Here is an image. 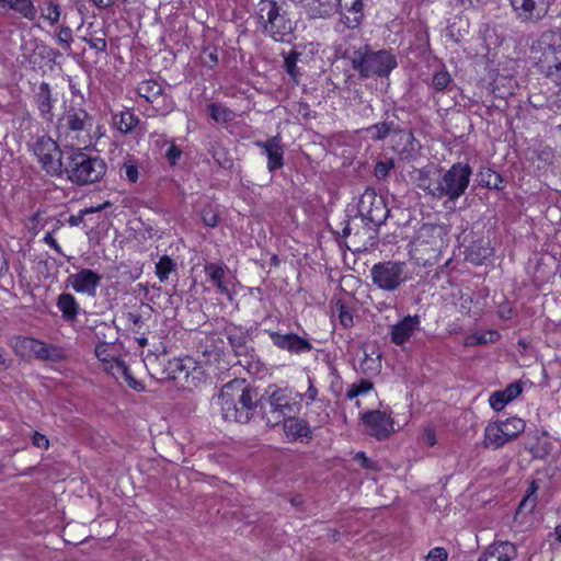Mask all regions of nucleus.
Returning <instances> with one entry per match:
<instances>
[{
  "label": "nucleus",
  "instance_id": "nucleus-1",
  "mask_svg": "<svg viewBox=\"0 0 561 561\" xmlns=\"http://www.w3.org/2000/svg\"><path fill=\"white\" fill-rule=\"evenodd\" d=\"M218 404L226 421L247 423L255 409L256 393L244 379H233L222 387Z\"/></svg>",
  "mask_w": 561,
  "mask_h": 561
},
{
  "label": "nucleus",
  "instance_id": "nucleus-2",
  "mask_svg": "<svg viewBox=\"0 0 561 561\" xmlns=\"http://www.w3.org/2000/svg\"><path fill=\"white\" fill-rule=\"evenodd\" d=\"M531 58L540 72L561 85V34L542 36L533 45Z\"/></svg>",
  "mask_w": 561,
  "mask_h": 561
},
{
  "label": "nucleus",
  "instance_id": "nucleus-3",
  "mask_svg": "<svg viewBox=\"0 0 561 561\" xmlns=\"http://www.w3.org/2000/svg\"><path fill=\"white\" fill-rule=\"evenodd\" d=\"M351 64L364 78L386 77L397 67V59L388 50L373 51L364 46L353 53Z\"/></svg>",
  "mask_w": 561,
  "mask_h": 561
},
{
  "label": "nucleus",
  "instance_id": "nucleus-4",
  "mask_svg": "<svg viewBox=\"0 0 561 561\" xmlns=\"http://www.w3.org/2000/svg\"><path fill=\"white\" fill-rule=\"evenodd\" d=\"M106 171V164L99 157L73 151L67 158L64 172L71 182L83 185L99 181Z\"/></svg>",
  "mask_w": 561,
  "mask_h": 561
},
{
  "label": "nucleus",
  "instance_id": "nucleus-5",
  "mask_svg": "<svg viewBox=\"0 0 561 561\" xmlns=\"http://www.w3.org/2000/svg\"><path fill=\"white\" fill-rule=\"evenodd\" d=\"M256 19L265 34L276 42H284L290 34L293 25L286 16L283 4L274 0H260Z\"/></svg>",
  "mask_w": 561,
  "mask_h": 561
},
{
  "label": "nucleus",
  "instance_id": "nucleus-6",
  "mask_svg": "<svg viewBox=\"0 0 561 561\" xmlns=\"http://www.w3.org/2000/svg\"><path fill=\"white\" fill-rule=\"evenodd\" d=\"M416 185L430 195L447 196L454 201L456 198V165H451L445 174L436 167L425 168L419 171Z\"/></svg>",
  "mask_w": 561,
  "mask_h": 561
},
{
  "label": "nucleus",
  "instance_id": "nucleus-7",
  "mask_svg": "<svg viewBox=\"0 0 561 561\" xmlns=\"http://www.w3.org/2000/svg\"><path fill=\"white\" fill-rule=\"evenodd\" d=\"M91 117L83 108H70L62 117L59 131L71 147H87L90 141Z\"/></svg>",
  "mask_w": 561,
  "mask_h": 561
},
{
  "label": "nucleus",
  "instance_id": "nucleus-8",
  "mask_svg": "<svg viewBox=\"0 0 561 561\" xmlns=\"http://www.w3.org/2000/svg\"><path fill=\"white\" fill-rule=\"evenodd\" d=\"M265 393L268 398L270 413L276 424L290 415L300 413L301 404L299 401V392L294 388H282L276 385H271L267 387Z\"/></svg>",
  "mask_w": 561,
  "mask_h": 561
},
{
  "label": "nucleus",
  "instance_id": "nucleus-9",
  "mask_svg": "<svg viewBox=\"0 0 561 561\" xmlns=\"http://www.w3.org/2000/svg\"><path fill=\"white\" fill-rule=\"evenodd\" d=\"M373 284L385 291H394L409 279L407 264L400 261H386L370 270Z\"/></svg>",
  "mask_w": 561,
  "mask_h": 561
},
{
  "label": "nucleus",
  "instance_id": "nucleus-10",
  "mask_svg": "<svg viewBox=\"0 0 561 561\" xmlns=\"http://www.w3.org/2000/svg\"><path fill=\"white\" fill-rule=\"evenodd\" d=\"M526 424L519 417H508L503 421L491 422L484 430V446L499 449L506 443L514 440L525 431Z\"/></svg>",
  "mask_w": 561,
  "mask_h": 561
},
{
  "label": "nucleus",
  "instance_id": "nucleus-11",
  "mask_svg": "<svg viewBox=\"0 0 561 561\" xmlns=\"http://www.w3.org/2000/svg\"><path fill=\"white\" fill-rule=\"evenodd\" d=\"M42 168L51 176H61L65 170L62 153L57 142L50 137H41L33 148Z\"/></svg>",
  "mask_w": 561,
  "mask_h": 561
},
{
  "label": "nucleus",
  "instance_id": "nucleus-12",
  "mask_svg": "<svg viewBox=\"0 0 561 561\" xmlns=\"http://www.w3.org/2000/svg\"><path fill=\"white\" fill-rule=\"evenodd\" d=\"M165 373L182 387L196 386V380H201L203 375L201 367L190 356L170 359L165 366Z\"/></svg>",
  "mask_w": 561,
  "mask_h": 561
},
{
  "label": "nucleus",
  "instance_id": "nucleus-13",
  "mask_svg": "<svg viewBox=\"0 0 561 561\" xmlns=\"http://www.w3.org/2000/svg\"><path fill=\"white\" fill-rule=\"evenodd\" d=\"M557 0H508L512 11L522 23L542 21Z\"/></svg>",
  "mask_w": 561,
  "mask_h": 561
},
{
  "label": "nucleus",
  "instance_id": "nucleus-14",
  "mask_svg": "<svg viewBox=\"0 0 561 561\" xmlns=\"http://www.w3.org/2000/svg\"><path fill=\"white\" fill-rule=\"evenodd\" d=\"M358 213L374 225L382 224L388 217V208L382 196H379L373 188H366L362 194Z\"/></svg>",
  "mask_w": 561,
  "mask_h": 561
},
{
  "label": "nucleus",
  "instance_id": "nucleus-15",
  "mask_svg": "<svg viewBox=\"0 0 561 561\" xmlns=\"http://www.w3.org/2000/svg\"><path fill=\"white\" fill-rule=\"evenodd\" d=\"M362 420L366 432L378 439H385L396 431L394 422L386 411L366 412Z\"/></svg>",
  "mask_w": 561,
  "mask_h": 561
},
{
  "label": "nucleus",
  "instance_id": "nucleus-16",
  "mask_svg": "<svg viewBox=\"0 0 561 561\" xmlns=\"http://www.w3.org/2000/svg\"><path fill=\"white\" fill-rule=\"evenodd\" d=\"M102 276L99 273L90 268H81L78 272L68 275L66 284L78 294L95 297Z\"/></svg>",
  "mask_w": 561,
  "mask_h": 561
},
{
  "label": "nucleus",
  "instance_id": "nucleus-17",
  "mask_svg": "<svg viewBox=\"0 0 561 561\" xmlns=\"http://www.w3.org/2000/svg\"><path fill=\"white\" fill-rule=\"evenodd\" d=\"M226 335L236 355L243 357V359H239L238 363L249 370H252L253 363L251 359L253 357V348L248 346L247 332L240 327L228 325L226 328Z\"/></svg>",
  "mask_w": 561,
  "mask_h": 561
},
{
  "label": "nucleus",
  "instance_id": "nucleus-18",
  "mask_svg": "<svg viewBox=\"0 0 561 561\" xmlns=\"http://www.w3.org/2000/svg\"><path fill=\"white\" fill-rule=\"evenodd\" d=\"M95 355L102 363L103 369L112 376H117L118 373H125V362L119 356L116 345L102 342L95 346Z\"/></svg>",
  "mask_w": 561,
  "mask_h": 561
},
{
  "label": "nucleus",
  "instance_id": "nucleus-19",
  "mask_svg": "<svg viewBox=\"0 0 561 561\" xmlns=\"http://www.w3.org/2000/svg\"><path fill=\"white\" fill-rule=\"evenodd\" d=\"M364 0H335L334 13H339L341 22L348 28L357 27L364 18Z\"/></svg>",
  "mask_w": 561,
  "mask_h": 561
},
{
  "label": "nucleus",
  "instance_id": "nucleus-20",
  "mask_svg": "<svg viewBox=\"0 0 561 561\" xmlns=\"http://www.w3.org/2000/svg\"><path fill=\"white\" fill-rule=\"evenodd\" d=\"M421 330V318L419 316H407L394 323L390 329L391 342L398 346L404 345Z\"/></svg>",
  "mask_w": 561,
  "mask_h": 561
},
{
  "label": "nucleus",
  "instance_id": "nucleus-21",
  "mask_svg": "<svg viewBox=\"0 0 561 561\" xmlns=\"http://www.w3.org/2000/svg\"><path fill=\"white\" fill-rule=\"evenodd\" d=\"M273 344L280 350L295 354L307 353L311 351L312 345L304 337L294 333L280 334L275 331H267Z\"/></svg>",
  "mask_w": 561,
  "mask_h": 561
},
{
  "label": "nucleus",
  "instance_id": "nucleus-22",
  "mask_svg": "<svg viewBox=\"0 0 561 561\" xmlns=\"http://www.w3.org/2000/svg\"><path fill=\"white\" fill-rule=\"evenodd\" d=\"M255 145L264 150L270 172H274L284 165V149L279 136L271 137L265 141H256Z\"/></svg>",
  "mask_w": 561,
  "mask_h": 561
},
{
  "label": "nucleus",
  "instance_id": "nucleus-23",
  "mask_svg": "<svg viewBox=\"0 0 561 561\" xmlns=\"http://www.w3.org/2000/svg\"><path fill=\"white\" fill-rule=\"evenodd\" d=\"M516 556V547L512 542L495 541L483 551L478 561H511Z\"/></svg>",
  "mask_w": 561,
  "mask_h": 561
},
{
  "label": "nucleus",
  "instance_id": "nucleus-24",
  "mask_svg": "<svg viewBox=\"0 0 561 561\" xmlns=\"http://www.w3.org/2000/svg\"><path fill=\"white\" fill-rule=\"evenodd\" d=\"M493 253L490 240L488 238L480 237L472 240L466 250L463 251L466 261H469L476 265H481L488 260Z\"/></svg>",
  "mask_w": 561,
  "mask_h": 561
},
{
  "label": "nucleus",
  "instance_id": "nucleus-25",
  "mask_svg": "<svg viewBox=\"0 0 561 561\" xmlns=\"http://www.w3.org/2000/svg\"><path fill=\"white\" fill-rule=\"evenodd\" d=\"M282 422L284 433L289 440L294 442L304 440V438H311V430L306 420L297 417L296 415H290L282 420Z\"/></svg>",
  "mask_w": 561,
  "mask_h": 561
},
{
  "label": "nucleus",
  "instance_id": "nucleus-26",
  "mask_svg": "<svg viewBox=\"0 0 561 561\" xmlns=\"http://www.w3.org/2000/svg\"><path fill=\"white\" fill-rule=\"evenodd\" d=\"M204 271L208 279L213 283V285L217 287L218 293L231 299L229 282L226 279V265L218 263H208L205 265Z\"/></svg>",
  "mask_w": 561,
  "mask_h": 561
},
{
  "label": "nucleus",
  "instance_id": "nucleus-27",
  "mask_svg": "<svg viewBox=\"0 0 561 561\" xmlns=\"http://www.w3.org/2000/svg\"><path fill=\"white\" fill-rule=\"evenodd\" d=\"M56 307L61 312V318L67 323L77 321L81 312L80 304L70 293H61L56 299Z\"/></svg>",
  "mask_w": 561,
  "mask_h": 561
},
{
  "label": "nucleus",
  "instance_id": "nucleus-28",
  "mask_svg": "<svg viewBox=\"0 0 561 561\" xmlns=\"http://www.w3.org/2000/svg\"><path fill=\"white\" fill-rule=\"evenodd\" d=\"M35 104L39 111L42 118L51 121L54 117L53 107L55 99H53L51 90L48 83L42 82L34 96Z\"/></svg>",
  "mask_w": 561,
  "mask_h": 561
},
{
  "label": "nucleus",
  "instance_id": "nucleus-29",
  "mask_svg": "<svg viewBox=\"0 0 561 561\" xmlns=\"http://www.w3.org/2000/svg\"><path fill=\"white\" fill-rule=\"evenodd\" d=\"M358 368L367 376L378 374L381 369V355L379 351L371 348V351L368 352L367 348H364L362 355L358 357Z\"/></svg>",
  "mask_w": 561,
  "mask_h": 561
},
{
  "label": "nucleus",
  "instance_id": "nucleus-30",
  "mask_svg": "<svg viewBox=\"0 0 561 561\" xmlns=\"http://www.w3.org/2000/svg\"><path fill=\"white\" fill-rule=\"evenodd\" d=\"M18 347L23 356H34L37 358H47L49 356V351L45 343L32 337L22 339L19 342Z\"/></svg>",
  "mask_w": 561,
  "mask_h": 561
},
{
  "label": "nucleus",
  "instance_id": "nucleus-31",
  "mask_svg": "<svg viewBox=\"0 0 561 561\" xmlns=\"http://www.w3.org/2000/svg\"><path fill=\"white\" fill-rule=\"evenodd\" d=\"M0 7L10 9L31 21L36 18L37 13L33 0H0Z\"/></svg>",
  "mask_w": 561,
  "mask_h": 561
},
{
  "label": "nucleus",
  "instance_id": "nucleus-32",
  "mask_svg": "<svg viewBox=\"0 0 561 561\" xmlns=\"http://www.w3.org/2000/svg\"><path fill=\"white\" fill-rule=\"evenodd\" d=\"M312 18H322L334 13L335 0H300Z\"/></svg>",
  "mask_w": 561,
  "mask_h": 561
},
{
  "label": "nucleus",
  "instance_id": "nucleus-33",
  "mask_svg": "<svg viewBox=\"0 0 561 561\" xmlns=\"http://www.w3.org/2000/svg\"><path fill=\"white\" fill-rule=\"evenodd\" d=\"M540 480L534 479L530 481L526 494L520 501L517 512L518 513H531L537 505V492L539 490Z\"/></svg>",
  "mask_w": 561,
  "mask_h": 561
},
{
  "label": "nucleus",
  "instance_id": "nucleus-34",
  "mask_svg": "<svg viewBox=\"0 0 561 561\" xmlns=\"http://www.w3.org/2000/svg\"><path fill=\"white\" fill-rule=\"evenodd\" d=\"M137 92L146 101L153 103L162 96L163 88L154 80H145L138 84Z\"/></svg>",
  "mask_w": 561,
  "mask_h": 561
},
{
  "label": "nucleus",
  "instance_id": "nucleus-35",
  "mask_svg": "<svg viewBox=\"0 0 561 561\" xmlns=\"http://www.w3.org/2000/svg\"><path fill=\"white\" fill-rule=\"evenodd\" d=\"M476 180L481 186L495 190H500L503 183L501 174L490 168H481Z\"/></svg>",
  "mask_w": 561,
  "mask_h": 561
},
{
  "label": "nucleus",
  "instance_id": "nucleus-36",
  "mask_svg": "<svg viewBox=\"0 0 561 561\" xmlns=\"http://www.w3.org/2000/svg\"><path fill=\"white\" fill-rule=\"evenodd\" d=\"M138 117L130 111H123L113 116L114 126L122 134L130 133L138 124Z\"/></svg>",
  "mask_w": 561,
  "mask_h": 561
},
{
  "label": "nucleus",
  "instance_id": "nucleus-37",
  "mask_svg": "<svg viewBox=\"0 0 561 561\" xmlns=\"http://www.w3.org/2000/svg\"><path fill=\"white\" fill-rule=\"evenodd\" d=\"M500 333L496 330H486L482 332H474L466 336V346L484 345L488 343H495L500 340Z\"/></svg>",
  "mask_w": 561,
  "mask_h": 561
},
{
  "label": "nucleus",
  "instance_id": "nucleus-38",
  "mask_svg": "<svg viewBox=\"0 0 561 561\" xmlns=\"http://www.w3.org/2000/svg\"><path fill=\"white\" fill-rule=\"evenodd\" d=\"M39 15L45 22L49 25H55L58 23L61 15V8L58 3L54 1H47L39 5Z\"/></svg>",
  "mask_w": 561,
  "mask_h": 561
},
{
  "label": "nucleus",
  "instance_id": "nucleus-39",
  "mask_svg": "<svg viewBox=\"0 0 561 561\" xmlns=\"http://www.w3.org/2000/svg\"><path fill=\"white\" fill-rule=\"evenodd\" d=\"M208 113L210 117L218 124H226L236 117V114L231 110L219 103L209 104Z\"/></svg>",
  "mask_w": 561,
  "mask_h": 561
},
{
  "label": "nucleus",
  "instance_id": "nucleus-40",
  "mask_svg": "<svg viewBox=\"0 0 561 561\" xmlns=\"http://www.w3.org/2000/svg\"><path fill=\"white\" fill-rule=\"evenodd\" d=\"M176 264L168 255H163L156 264V274L160 282H165L169 278V274L174 271Z\"/></svg>",
  "mask_w": 561,
  "mask_h": 561
},
{
  "label": "nucleus",
  "instance_id": "nucleus-41",
  "mask_svg": "<svg viewBox=\"0 0 561 561\" xmlns=\"http://www.w3.org/2000/svg\"><path fill=\"white\" fill-rule=\"evenodd\" d=\"M373 389V383L368 380H360L357 383H353L346 391V398L353 400L359 396H365Z\"/></svg>",
  "mask_w": 561,
  "mask_h": 561
},
{
  "label": "nucleus",
  "instance_id": "nucleus-42",
  "mask_svg": "<svg viewBox=\"0 0 561 561\" xmlns=\"http://www.w3.org/2000/svg\"><path fill=\"white\" fill-rule=\"evenodd\" d=\"M319 399V390L314 386L313 380L310 376H308V388L304 393L299 392V401L300 404L305 403L306 405H310Z\"/></svg>",
  "mask_w": 561,
  "mask_h": 561
},
{
  "label": "nucleus",
  "instance_id": "nucleus-43",
  "mask_svg": "<svg viewBox=\"0 0 561 561\" xmlns=\"http://www.w3.org/2000/svg\"><path fill=\"white\" fill-rule=\"evenodd\" d=\"M471 169L468 164L458 163V197L462 195L468 187Z\"/></svg>",
  "mask_w": 561,
  "mask_h": 561
},
{
  "label": "nucleus",
  "instance_id": "nucleus-44",
  "mask_svg": "<svg viewBox=\"0 0 561 561\" xmlns=\"http://www.w3.org/2000/svg\"><path fill=\"white\" fill-rule=\"evenodd\" d=\"M392 124L391 123H379L376 125L370 126L367 128V133L371 135V138L381 140L386 138L390 130H391Z\"/></svg>",
  "mask_w": 561,
  "mask_h": 561
},
{
  "label": "nucleus",
  "instance_id": "nucleus-45",
  "mask_svg": "<svg viewBox=\"0 0 561 561\" xmlns=\"http://www.w3.org/2000/svg\"><path fill=\"white\" fill-rule=\"evenodd\" d=\"M450 81H451L450 75L446 70H440V71H436L433 75L432 84L435 90L443 91L448 87Z\"/></svg>",
  "mask_w": 561,
  "mask_h": 561
},
{
  "label": "nucleus",
  "instance_id": "nucleus-46",
  "mask_svg": "<svg viewBox=\"0 0 561 561\" xmlns=\"http://www.w3.org/2000/svg\"><path fill=\"white\" fill-rule=\"evenodd\" d=\"M73 41L72 30L69 26L61 25L57 33V42L65 49L68 50L71 47Z\"/></svg>",
  "mask_w": 561,
  "mask_h": 561
},
{
  "label": "nucleus",
  "instance_id": "nucleus-47",
  "mask_svg": "<svg viewBox=\"0 0 561 561\" xmlns=\"http://www.w3.org/2000/svg\"><path fill=\"white\" fill-rule=\"evenodd\" d=\"M113 377L116 379L123 378L127 382V385L136 391H142L145 389L144 385L139 380H137L136 378H134L131 376L129 368L126 364H125V373H118L117 376H113Z\"/></svg>",
  "mask_w": 561,
  "mask_h": 561
},
{
  "label": "nucleus",
  "instance_id": "nucleus-48",
  "mask_svg": "<svg viewBox=\"0 0 561 561\" xmlns=\"http://www.w3.org/2000/svg\"><path fill=\"white\" fill-rule=\"evenodd\" d=\"M297 57H298V54L290 53L289 55H287L285 57V60H284V67L287 71V73L295 80H297V78L300 75L297 69Z\"/></svg>",
  "mask_w": 561,
  "mask_h": 561
},
{
  "label": "nucleus",
  "instance_id": "nucleus-49",
  "mask_svg": "<svg viewBox=\"0 0 561 561\" xmlns=\"http://www.w3.org/2000/svg\"><path fill=\"white\" fill-rule=\"evenodd\" d=\"M202 64L208 68H213L218 64V54L216 48L207 47L201 55Z\"/></svg>",
  "mask_w": 561,
  "mask_h": 561
},
{
  "label": "nucleus",
  "instance_id": "nucleus-50",
  "mask_svg": "<svg viewBox=\"0 0 561 561\" xmlns=\"http://www.w3.org/2000/svg\"><path fill=\"white\" fill-rule=\"evenodd\" d=\"M337 313L339 321L343 328H350L353 325V314L345 305L337 304Z\"/></svg>",
  "mask_w": 561,
  "mask_h": 561
},
{
  "label": "nucleus",
  "instance_id": "nucleus-51",
  "mask_svg": "<svg viewBox=\"0 0 561 561\" xmlns=\"http://www.w3.org/2000/svg\"><path fill=\"white\" fill-rule=\"evenodd\" d=\"M202 220L207 227H216L218 224V215L211 207H205L202 210Z\"/></svg>",
  "mask_w": 561,
  "mask_h": 561
},
{
  "label": "nucleus",
  "instance_id": "nucleus-52",
  "mask_svg": "<svg viewBox=\"0 0 561 561\" xmlns=\"http://www.w3.org/2000/svg\"><path fill=\"white\" fill-rule=\"evenodd\" d=\"M393 167H394V163L391 159L386 160V161H379L375 167V175L378 179H383L389 174L390 170Z\"/></svg>",
  "mask_w": 561,
  "mask_h": 561
},
{
  "label": "nucleus",
  "instance_id": "nucleus-53",
  "mask_svg": "<svg viewBox=\"0 0 561 561\" xmlns=\"http://www.w3.org/2000/svg\"><path fill=\"white\" fill-rule=\"evenodd\" d=\"M489 403L494 411H502L507 404L501 391L493 392L489 398Z\"/></svg>",
  "mask_w": 561,
  "mask_h": 561
},
{
  "label": "nucleus",
  "instance_id": "nucleus-54",
  "mask_svg": "<svg viewBox=\"0 0 561 561\" xmlns=\"http://www.w3.org/2000/svg\"><path fill=\"white\" fill-rule=\"evenodd\" d=\"M83 41L89 45L91 49H94L98 53L105 51L107 47L106 41L102 37H84Z\"/></svg>",
  "mask_w": 561,
  "mask_h": 561
},
{
  "label": "nucleus",
  "instance_id": "nucleus-55",
  "mask_svg": "<svg viewBox=\"0 0 561 561\" xmlns=\"http://www.w3.org/2000/svg\"><path fill=\"white\" fill-rule=\"evenodd\" d=\"M523 391V386L520 382H513L511 385H508L504 390H502L501 392L503 394H507L508 396V400H514L516 399Z\"/></svg>",
  "mask_w": 561,
  "mask_h": 561
},
{
  "label": "nucleus",
  "instance_id": "nucleus-56",
  "mask_svg": "<svg viewBox=\"0 0 561 561\" xmlns=\"http://www.w3.org/2000/svg\"><path fill=\"white\" fill-rule=\"evenodd\" d=\"M447 560V552L444 548L436 547L432 549L427 557L426 561H446Z\"/></svg>",
  "mask_w": 561,
  "mask_h": 561
},
{
  "label": "nucleus",
  "instance_id": "nucleus-57",
  "mask_svg": "<svg viewBox=\"0 0 561 561\" xmlns=\"http://www.w3.org/2000/svg\"><path fill=\"white\" fill-rule=\"evenodd\" d=\"M123 170L125 172L126 178L131 182H137L139 178L138 168L134 163H125L123 167Z\"/></svg>",
  "mask_w": 561,
  "mask_h": 561
},
{
  "label": "nucleus",
  "instance_id": "nucleus-58",
  "mask_svg": "<svg viewBox=\"0 0 561 561\" xmlns=\"http://www.w3.org/2000/svg\"><path fill=\"white\" fill-rule=\"evenodd\" d=\"M182 156V150L176 147L175 145H172L168 148L167 152H165V157L168 159V161L170 162V164L174 165L178 160L181 158Z\"/></svg>",
  "mask_w": 561,
  "mask_h": 561
},
{
  "label": "nucleus",
  "instance_id": "nucleus-59",
  "mask_svg": "<svg viewBox=\"0 0 561 561\" xmlns=\"http://www.w3.org/2000/svg\"><path fill=\"white\" fill-rule=\"evenodd\" d=\"M32 442H33V445L36 446L37 448L47 449L49 446L48 438L38 432H34Z\"/></svg>",
  "mask_w": 561,
  "mask_h": 561
},
{
  "label": "nucleus",
  "instance_id": "nucleus-60",
  "mask_svg": "<svg viewBox=\"0 0 561 561\" xmlns=\"http://www.w3.org/2000/svg\"><path fill=\"white\" fill-rule=\"evenodd\" d=\"M423 440L427 446H434L436 444L435 432L431 427H425L423 431Z\"/></svg>",
  "mask_w": 561,
  "mask_h": 561
},
{
  "label": "nucleus",
  "instance_id": "nucleus-61",
  "mask_svg": "<svg viewBox=\"0 0 561 561\" xmlns=\"http://www.w3.org/2000/svg\"><path fill=\"white\" fill-rule=\"evenodd\" d=\"M43 241L49 245L50 248H53L57 253L59 254H62V251H61V248L60 245L58 244V242L56 241V239L54 238V236L51 233H46L43 238Z\"/></svg>",
  "mask_w": 561,
  "mask_h": 561
},
{
  "label": "nucleus",
  "instance_id": "nucleus-62",
  "mask_svg": "<svg viewBox=\"0 0 561 561\" xmlns=\"http://www.w3.org/2000/svg\"><path fill=\"white\" fill-rule=\"evenodd\" d=\"M9 271L8 261L2 252H0V277L4 276Z\"/></svg>",
  "mask_w": 561,
  "mask_h": 561
},
{
  "label": "nucleus",
  "instance_id": "nucleus-63",
  "mask_svg": "<svg viewBox=\"0 0 561 561\" xmlns=\"http://www.w3.org/2000/svg\"><path fill=\"white\" fill-rule=\"evenodd\" d=\"M540 157L546 161L550 162L553 159V151L551 148L546 147L540 151Z\"/></svg>",
  "mask_w": 561,
  "mask_h": 561
},
{
  "label": "nucleus",
  "instance_id": "nucleus-64",
  "mask_svg": "<svg viewBox=\"0 0 561 561\" xmlns=\"http://www.w3.org/2000/svg\"><path fill=\"white\" fill-rule=\"evenodd\" d=\"M355 459L358 460L363 467H366V468L369 467V459L366 457V455L364 453H362V451L357 453Z\"/></svg>",
  "mask_w": 561,
  "mask_h": 561
}]
</instances>
